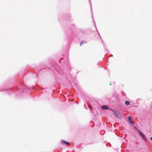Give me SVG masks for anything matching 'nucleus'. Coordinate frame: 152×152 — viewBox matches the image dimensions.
Returning <instances> with one entry per match:
<instances>
[{
    "label": "nucleus",
    "mask_w": 152,
    "mask_h": 152,
    "mask_svg": "<svg viewBox=\"0 0 152 152\" xmlns=\"http://www.w3.org/2000/svg\"><path fill=\"white\" fill-rule=\"evenodd\" d=\"M139 133L143 140H146V139L143 134H142L141 132H139Z\"/></svg>",
    "instance_id": "obj_1"
},
{
    "label": "nucleus",
    "mask_w": 152,
    "mask_h": 152,
    "mask_svg": "<svg viewBox=\"0 0 152 152\" xmlns=\"http://www.w3.org/2000/svg\"><path fill=\"white\" fill-rule=\"evenodd\" d=\"M61 142L63 144H64L68 145H69V143L65 141L62 140L61 141Z\"/></svg>",
    "instance_id": "obj_4"
},
{
    "label": "nucleus",
    "mask_w": 152,
    "mask_h": 152,
    "mask_svg": "<svg viewBox=\"0 0 152 152\" xmlns=\"http://www.w3.org/2000/svg\"><path fill=\"white\" fill-rule=\"evenodd\" d=\"M128 120L130 122V123L131 124H133L134 122L132 120V118L130 117H128Z\"/></svg>",
    "instance_id": "obj_3"
},
{
    "label": "nucleus",
    "mask_w": 152,
    "mask_h": 152,
    "mask_svg": "<svg viewBox=\"0 0 152 152\" xmlns=\"http://www.w3.org/2000/svg\"><path fill=\"white\" fill-rule=\"evenodd\" d=\"M137 131L139 132H140L139 130L138 129H137Z\"/></svg>",
    "instance_id": "obj_9"
},
{
    "label": "nucleus",
    "mask_w": 152,
    "mask_h": 152,
    "mask_svg": "<svg viewBox=\"0 0 152 152\" xmlns=\"http://www.w3.org/2000/svg\"><path fill=\"white\" fill-rule=\"evenodd\" d=\"M101 108L104 110H107L109 109V108L106 105H103L101 106Z\"/></svg>",
    "instance_id": "obj_2"
},
{
    "label": "nucleus",
    "mask_w": 152,
    "mask_h": 152,
    "mask_svg": "<svg viewBox=\"0 0 152 152\" xmlns=\"http://www.w3.org/2000/svg\"><path fill=\"white\" fill-rule=\"evenodd\" d=\"M129 101H126L125 102V104L126 105H128L129 104Z\"/></svg>",
    "instance_id": "obj_6"
},
{
    "label": "nucleus",
    "mask_w": 152,
    "mask_h": 152,
    "mask_svg": "<svg viewBox=\"0 0 152 152\" xmlns=\"http://www.w3.org/2000/svg\"><path fill=\"white\" fill-rule=\"evenodd\" d=\"M83 41L81 42L80 43V45L81 46L83 44Z\"/></svg>",
    "instance_id": "obj_7"
},
{
    "label": "nucleus",
    "mask_w": 152,
    "mask_h": 152,
    "mask_svg": "<svg viewBox=\"0 0 152 152\" xmlns=\"http://www.w3.org/2000/svg\"><path fill=\"white\" fill-rule=\"evenodd\" d=\"M114 114L116 117L118 118L119 117V113H118L115 111Z\"/></svg>",
    "instance_id": "obj_5"
},
{
    "label": "nucleus",
    "mask_w": 152,
    "mask_h": 152,
    "mask_svg": "<svg viewBox=\"0 0 152 152\" xmlns=\"http://www.w3.org/2000/svg\"><path fill=\"white\" fill-rule=\"evenodd\" d=\"M150 139L152 141V137H150Z\"/></svg>",
    "instance_id": "obj_8"
}]
</instances>
